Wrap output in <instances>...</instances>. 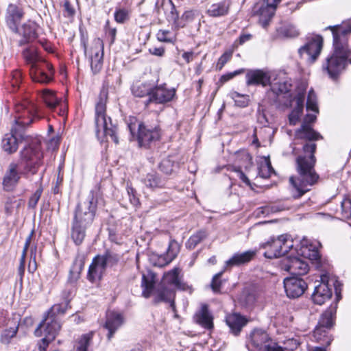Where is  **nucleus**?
Here are the masks:
<instances>
[{
  "label": "nucleus",
  "mask_w": 351,
  "mask_h": 351,
  "mask_svg": "<svg viewBox=\"0 0 351 351\" xmlns=\"http://www.w3.org/2000/svg\"><path fill=\"white\" fill-rule=\"evenodd\" d=\"M333 36V52L326 60L323 68L326 69L332 78H335L346 66L351 64V51L348 48V39L351 34V25L348 23L329 26Z\"/></svg>",
  "instance_id": "1"
},
{
  "label": "nucleus",
  "mask_w": 351,
  "mask_h": 351,
  "mask_svg": "<svg viewBox=\"0 0 351 351\" xmlns=\"http://www.w3.org/2000/svg\"><path fill=\"white\" fill-rule=\"evenodd\" d=\"M316 148L314 143H306L303 146L304 154L296 158L295 169L298 174L295 177L291 176L289 181L295 189L297 197H300L309 191L319 179L315 169L316 158L314 154Z\"/></svg>",
  "instance_id": "2"
},
{
  "label": "nucleus",
  "mask_w": 351,
  "mask_h": 351,
  "mask_svg": "<svg viewBox=\"0 0 351 351\" xmlns=\"http://www.w3.org/2000/svg\"><path fill=\"white\" fill-rule=\"evenodd\" d=\"M106 99L100 97L95 106V132L98 138L110 136L116 144L119 143L118 137L116 135L117 128L112 125L111 119L106 117Z\"/></svg>",
  "instance_id": "3"
},
{
  "label": "nucleus",
  "mask_w": 351,
  "mask_h": 351,
  "mask_svg": "<svg viewBox=\"0 0 351 351\" xmlns=\"http://www.w3.org/2000/svg\"><path fill=\"white\" fill-rule=\"evenodd\" d=\"M97 205V200L94 196V192L91 191L87 197L77 204L73 221L90 226L94 220Z\"/></svg>",
  "instance_id": "4"
},
{
  "label": "nucleus",
  "mask_w": 351,
  "mask_h": 351,
  "mask_svg": "<svg viewBox=\"0 0 351 351\" xmlns=\"http://www.w3.org/2000/svg\"><path fill=\"white\" fill-rule=\"evenodd\" d=\"M61 328V324L58 318L46 315L42 322L38 325L34 331L36 337H40L44 330L45 337L42 339V345H40V350H45L49 343L53 341Z\"/></svg>",
  "instance_id": "5"
},
{
  "label": "nucleus",
  "mask_w": 351,
  "mask_h": 351,
  "mask_svg": "<svg viewBox=\"0 0 351 351\" xmlns=\"http://www.w3.org/2000/svg\"><path fill=\"white\" fill-rule=\"evenodd\" d=\"M37 108L36 105L29 101H25L23 104L16 106V116L14 125L21 131H23L25 127L30 125L36 119H38L37 115Z\"/></svg>",
  "instance_id": "6"
},
{
  "label": "nucleus",
  "mask_w": 351,
  "mask_h": 351,
  "mask_svg": "<svg viewBox=\"0 0 351 351\" xmlns=\"http://www.w3.org/2000/svg\"><path fill=\"white\" fill-rule=\"evenodd\" d=\"M84 53L88 57L90 68L93 73H98L102 69L104 60V43L101 39L96 38L93 40L88 48L84 43Z\"/></svg>",
  "instance_id": "7"
},
{
  "label": "nucleus",
  "mask_w": 351,
  "mask_h": 351,
  "mask_svg": "<svg viewBox=\"0 0 351 351\" xmlns=\"http://www.w3.org/2000/svg\"><path fill=\"white\" fill-rule=\"evenodd\" d=\"M42 158L39 145H29L21 152V159L18 162H22L24 169L32 174H35L41 165Z\"/></svg>",
  "instance_id": "8"
},
{
  "label": "nucleus",
  "mask_w": 351,
  "mask_h": 351,
  "mask_svg": "<svg viewBox=\"0 0 351 351\" xmlns=\"http://www.w3.org/2000/svg\"><path fill=\"white\" fill-rule=\"evenodd\" d=\"M323 45V38L315 35L309 38L307 43L298 49L300 56L308 63H313L319 56Z\"/></svg>",
  "instance_id": "9"
},
{
  "label": "nucleus",
  "mask_w": 351,
  "mask_h": 351,
  "mask_svg": "<svg viewBox=\"0 0 351 351\" xmlns=\"http://www.w3.org/2000/svg\"><path fill=\"white\" fill-rule=\"evenodd\" d=\"M29 75L32 80L35 82L40 84L49 83L53 80V66L46 61L34 62L30 66Z\"/></svg>",
  "instance_id": "10"
},
{
  "label": "nucleus",
  "mask_w": 351,
  "mask_h": 351,
  "mask_svg": "<svg viewBox=\"0 0 351 351\" xmlns=\"http://www.w3.org/2000/svg\"><path fill=\"white\" fill-rule=\"evenodd\" d=\"M281 0H263L257 3L254 8V13L259 16V22L266 27L274 16L278 5Z\"/></svg>",
  "instance_id": "11"
},
{
  "label": "nucleus",
  "mask_w": 351,
  "mask_h": 351,
  "mask_svg": "<svg viewBox=\"0 0 351 351\" xmlns=\"http://www.w3.org/2000/svg\"><path fill=\"white\" fill-rule=\"evenodd\" d=\"M22 162H12L9 165L3 179V186L5 191H12L17 185L21 176L27 173Z\"/></svg>",
  "instance_id": "12"
},
{
  "label": "nucleus",
  "mask_w": 351,
  "mask_h": 351,
  "mask_svg": "<svg viewBox=\"0 0 351 351\" xmlns=\"http://www.w3.org/2000/svg\"><path fill=\"white\" fill-rule=\"evenodd\" d=\"M330 282H333V280H330L327 274L321 276V282L315 287L312 294V300L315 304L322 305L330 299L332 296V289L330 287Z\"/></svg>",
  "instance_id": "13"
},
{
  "label": "nucleus",
  "mask_w": 351,
  "mask_h": 351,
  "mask_svg": "<svg viewBox=\"0 0 351 351\" xmlns=\"http://www.w3.org/2000/svg\"><path fill=\"white\" fill-rule=\"evenodd\" d=\"M281 268L292 274L301 276L308 271L307 263L297 256L290 255L282 261Z\"/></svg>",
  "instance_id": "14"
},
{
  "label": "nucleus",
  "mask_w": 351,
  "mask_h": 351,
  "mask_svg": "<svg viewBox=\"0 0 351 351\" xmlns=\"http://www.w3.org/2000/svg\"><path fill=\"white\" fill-rule=\"evenodd\" d=\"M156 12L158 14H164L169 22H172L176 28L184 27L185 24H181L178 21V14L171 0H162L160 3H156Z\"/></svg>",
  "instance_id": "15"
},
{
  "label": "nucleus",
  "mask_w": 351,
  "mask_h": 351,
  "mask_svg": "<svg viewBox=\"0 0 351 351\" xmlns=\"http://www.w3.org/2000/svg\"><path fill=\"white\" fill-rule=\"evenodd\" d=\"M316 120V115L307 114L298 130L295 132V138L298 139H306L309 141H316L322 138V136L315 131L311 124Z\"/></svg>",
  "instance_id": "16"
},
{
  "label": "nucleus",
  "mask_w": 351,
  "mask_h": 351,
  "mask_svg": "<svg viewBox=\"0 0 351 351\" xmlns=\"http://www.w3.org/2000/svg\"><path fill=\"white\" fill-rule=\"evenodd\" d=\"M271 341L267 332L261 329L254 330L250 337V342L247 344L250 351H265L267 346Z\"/></svg>",
  "instance_id": "17"
},
{
  "label": "nucleus",
  "mask_w": 351,
  "mask_h": 351,
  "mask_svg": "<svg viewBox=\"0 0 351 351\" xmlns=\"http://www.w3.org/2000/svg\"><path fill=\"white\" fill-rule=\"evenodd\" d=\"M284 287L289 298H295L304 293L307 284L303 279L293 276L284 280Z\"/></svg>",
  "instance_id": "18"
},
{
  "label": "nucleus",
  "mask_w": 351,
  "mask_h": 351,
  "mask_svg": "<svg viewBox=\"0 0 351 351\" xmlns=\"http://www.w3.org/2000/svg\"><path fill=\"white\" fill-rule=\"evenodd\" d=\"M23 8L17 4L10 3L5 10V20L8 27L12 30H17V27L20 24L24 16Z\"/></svg>",
  "instance_id": "19"
},
{
  "label": "nucleus",
  "mask_w": 351,
  "mask_h": 351,
  "mask_svg": "<svg viewBox=\"0 0 351 351\" xmlns=\"http://www.w3.org/2000/svg\"><path fill=\"white\" fill-rule=\"evenodd\" d=\"M138 140L141 146L148 147L160 139V132L158 128H147L143 123L138 125Z\"/></svg>",
  "instance_id": "20"
},
{
  "label": "nucleus",
  "mask_w": 351,
  "mask_h": 351,
  "mask_svg": "<svg viewBox=\"0 0 351 351\" xmlns=\"http://www.w3.org/2000/svg\"><path fill=\"white\" fill-rule=\"evenodd\" d=\"M246 84L247 86L269 85L273 74L263 70H250L246 73Z\"/></svg>",
  "instance_id": "21"
},
{
  "label": "nucleus",
  "mask_w": 351,
  "mask_h": 351,
  "mask_svg": "<svg viewBox=\"0 0 351 351\" xmlns=\"http://www.w3.org/2000/svg\"><path fill=\"white\" fill-rule=\"evenodd\" d=\"M230 0L215 1L210 0L207 3L206 13L210 17L217 18L226 16L229 13Z\"/></svg>",
  "instance_id": "22"
},
{
  "label": "nucleus",
  "mask_w": 351,
  "mask_h": 351,
  "mask_svg": "<svg viewBox=\"0 0 351 351\" xmlns=\"http://www.w3.org/2000/svg\"><path fill=\"white\" fill-rule=\"evenodd\" d=\"M22 131L13 126L10 133L5 134L2 139V148L8 154L15 152L19 147V138L23 137Z\"/></svg>",
  "instance_id": "23"
},
{
  "label": "nucleus",
  "mask_w": 351,
  "mask_h": 351,
  "mask_svg": "<svg viewBox=\"0 0 351 351\" xmlns=\"http://www.w3.org/2000/svg\"><path fill=\"white\" fill-rule=\"evenodd\" d=\"M176 95V89L167 88L161 85L153 87L152 95L149 97V102L154 101L157 104H165L171 101Z\"/></svg>",
  "instance_id": "24"
},
{
  "label": "nucleus",
  "mask_w": 351,
  "mask_h": 351,
  "mask_svg": "<svg viewBox=\"0 0 351 351\" xmlns=\"http://www.w3.org/2000/svg\"><path fill=\"white\" fill-rule=\"evenodd\" d=\"M124 318L121 313L110 311L107 313L104 327L108 330L107 337L110 340L116 331L122 326Z\"/></svg>",
  "instance_id": "25"
},
{
  "label": "nucleus",
  "mask_w": 351,
  "mask_h": 351,
  "mask_svg": "<svg viewBox=\"0 0 351 351\" xmlns=\"http://www.w3.org/2000/svg\"><path fill=\"white\" fill-rule=\"evenodd\" d=\"M295 250L297 254L304 258L314 261L319 258L317 245L306 239L301 241L300 248Z\"/></svg>",
  "instance_id": "26"
},
{
  "label": "nucleus",
  "mask_w": 351,
  "mask_h": 351,
  "mask_svg": "<svg viewBox=\"0 0 351 351\" xmlns=\"http://www.w3.org/2000/svg\"><path fill=\"white\" fill-rule=\"evenodd\" d=\"M21 37L19 40V45L22 46L32 42L36 37L35 24L33 23H24L21 27H17V30H12Z\"/></svg>",
  "instance_id": "27"
},
{
  "label": "nucleus",
  "mask_w": 351,
  "mask_h": 351,
  "mask_svg": "<svg viewBox=\"0 0 351 351\" xmlns=\"http://www.w3.org/2000/svg\"><path fill=\"white\" fill-rule=\"evenodd\" d=\"M261 293V290L258 287H246L241 292L239 300L243 305L252 306L258 301Z\"/></svg>",
  "instance_id": "28"
},
{
  "label": "nucleus",
  "mask_w": 351,
  "mask_h": 351,
  "mask_svg": "<svg viewBox=\"0 0 351 351\" xmlns=\"http://www.w3.org/2000/svg\"><path fill=\"white\" fill-rule=\"evenodd\" d=\"M302 86V92H298L295 98L296 106L289 116V123L292 125H295L298 122L304 108L306 86L303 84Z\"/></svg>",
  "instance_id": "29"
},
{
  "label": "nucleus",
  "mask_w": 351,
  "mask_h": 351,
  "mask_svg": "<svg viewBox=\"0 0 351 351\" xmlns=\"http://www.w3.org/2000/svg\"><path fill=\"white\" fill-rule=\"evenodd\" d=\"M213 316L206 304H202L200 309L194 315L195 322L208 330L213 327Z\"/></svg>",
  "instance_id": "30"
},
{
  "label": "nucleus",
  "mask_w": 351,
  "mask_h": 351,
  "mask_svg": "<svg viewBox=\"0 0 351 351\" xmlns=\"http://www.w3.org/2000/svg\"><path fill=\"white\" fill-rule=\"evenodd\" d=\"M269 85L271 90L277 95L288 93L292 86L291 80L284 75H278V77L271 78Z\"/></svg>",
  "instance_id": "31"
},
{
  "label": "nucleus",
  "mask_w": 351,
  "mask_h": 351,
  "mask_svg": "<svg viewBox=\"0 0 351 351\" xmlns=\"http://www.w3.org/2000/svg\"><path fill=\"white\" fill-rule=\"evenodd\" d=\"M256 254V252L255 250H247L242 253H236L226 262V267L246 264L254 258Z\"/></svg>",
  "instance_id": "32"
},
{
  "label": "nucleus",
  "mask_w": 351,
  "mask_h": 351,
  "mask_svg": "<svg viewBox=\"0 0 351 351\" xmlns=\"http://www.w3.org/2000/svg\"><path fill=\"white\" fill-rule=\"evenodd\" d=\"M280 241L277 238H271L267 242L261 245V247L265 249L264 256L267 258H274L282 256Z\"/></svg>",
  "instance_id": "33"
},
{
  "label": "nucleus",
  "mask_w": 351,
  "mask_h": 351,
  "mask_svg": "<svg viewBox=\"0 0 351 351\" xmlns=\"http://www.w3.org/2000/svg\"><path fill=\"white\" fill-rule=\"evenodd\" d=\"M227 325L234 335H238L242 328L246 324V319L238 313L228 315L226 318Z\"/></svg>",
  "instance_id": "34"
},
{
  "label": "nucleus",
  "mask_w": 351,
  "mask_h": 351,
  "mask_svg": "<svg viewBox=\"0 0 351 351\" xmlns=\"http://www.w3.org/2000/svg\"><path fill=\"white\" fill-rule=\"evenodd\" d=\"M106 267L104 263L98 258V256H95L91 265L89 267L88 277L90 280H95V279H100L104 273Z\"/></svg>",
  "instance_id": "35"
},
{
  "label": "nucleus",
  "mask_w": 351,
  "mask_h": 351,
  "mask_svg": "<svg viewBox=\"0 0 351 351\" xmlns=\"http://www.w3.org/2000/svg\"><path fill=\"white\" fill-rule=\"evenodd\" d=\"M143 184L149 189L154 190L164 187L165 182L156 173H149L143 179Z\"/></svg>",
  "instance_id": "36"
},
{
  "label": "nucleus",
  "mask_w": 351,
  "mask_h": 351,
  "mask_svg": "<svg viewBox=\"0 0 351 351\" xmlns=\"http://www.w3.org/2000/svg\"><path fill=\"white\" fill-rule=\"evenodd\" d=\"M87 227V226L72 221L71 235V239L76 245H79L82 243L86 236V229Z\"/></svg>",
  "instance_id": "37"
},
{
  "label": "nucleus",
  "mask_w": 351,
  "mask_h": 351,
  "mask_svg": "<svg viewBox=\"0 0 351 351\" xmlns=\"http://www.w3.org/2000/svg\"><path fill=\"white\" fill-rule=\"evenodd\" d=\"M174 297L175 294L173 291L162 287L161 289H157L156 292V296L154 298V302H169L171 306L174 308Z\"/></svg>",
  "instance_id": "38"
},
{
  "label": "nucleus",
  "mask_w": 351,
  "mask_h": 351,
  "mask_svg": "<svg viewBox=\"0 0 351 351\" xmlns=\"http://www.w3.org/2000/svg\"><path fill=\"white\" fill-rule=\"evenodd\" d=\"M155 284V275L152 272H148L146 274H143L141 286L143 287V295L148 298L150 297L153 291L154 286Z\"/></svg>",
  "instance_id": "39"
},
{
  "label": "nucleus",
  "mask_w": 351,
  "mask_h": 351,
  "mask_svg": "<svg viewBox=\"0 0 351 351\" xmlns=\"http://www.w3.org/2000/svg\"><path fill=\"white\" fill-rule=\"evenodd\" d=\"M97 256L106 267L108 266L112 267L117 265L122 258L120 254L112 250H107L104 254L97 255Z\"/></svg>",
  "instance_id": "40"
},
{
  "label": "nucleus",
  "mask_w": 351,
  "mask_h": 351,
  "mask_svg": "<svg viewBox=\"0 0 351 351\" xmlns=\"http://www.w3.org/2000/svg\"><path fill=\"white\" fill-rule=\"evenodd\" d=\"M180 252V245L175 240H171L169 242L168 249L167 250V257H162L163 259L162 263H159V266H165L169 264L178 254Z\"/></svg>",
  "instance_id": "41"
},
{
  "label": "nucleus",
  "mask_w": 351,
  "mask_h": 351,
  "mask_svg": "<svg viewBox=\"0 0 351 351\" xmlns=\"http://www.w3.org/2000/svg\"><path fill=\"white\" fill-rule=\"evenodd\" d=\"M153 90V86L149 83H139L137 82L133 84L132 87V94L137 97H143L145 96L152 95Z\"/></svg>",
  "instance_id": "42"
},
{
  "label": "nucleus",
  "mask_w": 351,
  "mask_h": 351,
  "mask_svg": "<svg viewBox=\"0 0 351 351\" xmlns=\"http://www.w3.org/2000/svg\"><path fill=\"white\" fill-rule=\"evenodd\" d=\"M337 303L334 306H330L328 308L322 315L318 324L326 328V329L330 328L334 321V317L336 313Z\"/></svg>",
  "instance_id": "43"
},
{
  "label": "nucleus",
  "mask_w": 351,
  "mask_h": 351,
  "mask_svg": "<svg viewBox=\"0 0 351 351\" xmlns=\"http://www.w3.org/2000/svg\"><path fill=\"white\" fill-rule=\"evenodd\" d=\"M42 97L47 106L51 109L55 108L60 101V99L56 97L55 93L49 89L43 90Z\"/></svg>",
  "instance_id": "44"
},
{
  "label": "nucleus",
  "mask_w": 351,
  "mask_h": 351,
  "mask_svg": "<svg viewBox=\"0 0 351 351\" xmlns=\"http://www.w3.org/2000/svg\"><path fill=\"white\" fill-rule=\"evenodd\" d=\"M206 230H201L191 235L186 243V247L190 250L195 248L197 244L206 238Z\"/></svg>",
  "instance_id": "45"
},
{
  "label": "nucleus",
  "mask_w": 351,
  "mask_h": 351,
  "mask_svg": "<svg viewBox=\"0 0 351 351\" xmlns=\"http://www.w3.org/2000/svg\"><path fill=\"white\" fill-rule=\"evenodd\" d=\"M277 32L279 36L285 38H294L299 35L298 30L291 24H284L278 27Z\"/></svg>",
  "instance_id": "46"
},
{
  "label": "nucleus",
  "mask_w": 351,
  "mask_h": 351,
  "mask_svg": "<svg viewBox=\"0 0 351 351\" xmlns=\"http://www.w3.org/2000/svg\"><path fill=\"white\" fill-rule=\"evenodd\" d=\"M93 337V332L82 335L76 343V351H89L88 348L91 343Z\"/></svg>",
  "instance_id": "47"
},
{
  "label": "nucleus",
  "mask_w": 351,
  "mask_h": 351,
  "mask_svg": "<svg viewBox=\"0 0 351 351\" xmlns=\"http://www.w3.org/2000/svg\"><path fill=\"white\" fill-rule=\"evenodd\" d=\"M180 269L175 267L167 273L165 274L163 276V282L173 285L177 287H180L179 280Z\"/></svg>",
  "instance_id": "48"
},
{
  "label": "nucleus",
  "mask_w": 351,
  "mask_h": 351,
  "mask_svg": "<svg viewBox=\"0 0 351 351\" xmlns=\"http://www.w3.org/2000/svg\"><path fill=\"white\" fill-rule=\"evenodd\" d=\"M278 241H280L282 243L281 250L282 256H285L287 254L293 247V240L291 237L287 234H282L277 237Z\"/></svg>",
  "instance_id": "49"
},
{
  "label": "nucleus",
  "mask_w": 351,
  "mask_h": 351,
  "mask_svg": "<svg viewBox=\"0 0 351 351\" xmlns=\"http://www.w3.org/2000/svg\"><path fill=\"white\" fill-rule=\"evenodd\" d=\"M69 301H65L64 302L54 304L47 313V315L56 317L58 318V316L60 315H63L65 313L69 306Z\"/></svg>",
  "instance_id": "50"
},
{
  "label": "nucleus",
  "mask_w": 351,
  "mask_h": 351,
  "mask_svg": "<svg viewBox=\"0 0 351 351\" xmlns=\"http://www.w3.org/2000/svg\"><path fill=\"white\" fill-rule=\"evenodd\" d=\"M230 97L234 100L235 105L239 107L244 108L249 104L250 97L248 95H243L234 91L230 93Z\"/></svg>",
  "instance_id": "51"
},
{
  "label": "nucleus",
  "mask_w": 351,
  "mask_h": 351,
  "mask_svg": "<svg viewBox=\"0 0 351 351\" xmlns=\"http://www.w3.org/2000/svg\"><path fill=\"white\" fill-rule=\"evenodd\" d=\"M156 36L158 40L160 42L174 43L176 40V35L173 34L169 30L160 29Z\"/></svg>",
  "instance_id": "52"
},
{
  "label": "nucleus",
  "mask_w": 351,
  "mask_h": 351,
  "mask_svg": "<svg viewBox=\"0 0 351 351\" xmlns=\"http://www.w3.org/2000/svg\"><path fill=\"white\" fill-rule=\"evenodd\" d=\"M307 110H311L315 113L319 112V109L317 104V96L313 89L308 91L307 101H306Z\"/></svg>",
  "instance_id": "53"
},
{
  "label": "nucleus",
  "mask_w": 351,
  "mask_h": 351,
  "mask_svg": "<svg viewBox=\"0 0 351 351\" xmlns=\"http://www.w3.org/2000/svg\"><path fill=\"white\" fill-rule=\"evenodd\" d=\"M273 172L274 169L269 160H265L258 168V175L263 178L270 177Z\"/></svg>",
  "instance_id": "54"
},
{
  "label": "nucleus",
  "mask_w": 351,
  "mask_h": 351,
  "mask_svg": "<svg viewBox=\"0 0 351 351\" xmlns=\"http://www.w3.org/2000/svg\"><path fill=\"white\" fill-rule=\"evenodd\" d=\"M18 331V326L5 330L1 336V342L4 344L10 343L12 338L15 337Z\"/></svg>",
  "instance_id": "55"
},
{
  "label": "nucleus",
  "mask_w": 351,
  "mask_h": 351,
  "mask_svg": "<svg viewBox=\"0 0 351 351\" xmlns=\"http://www.w3.org/2000/svg\"><path fill=\"white\" fill-rule=\"evenodd\" d=\"M114 15V20L119 23H124L129 19V11L125 8L117 9Z\"/></svg>",
  "instance_id": "56"
},
{
  "label": "nucleus",
  "mask_w": 351,
  "mask_h": 351,
  "mask_svg": "<svg viewBox=\"0 0 351 351\" xmlns=\"http://www.w3.org/2000/svg\"><path fill=\"white\" fill-rule=\"evenodd\" d=\"M327 335V329L319 324L317 326L313 331V337L319 342H324Z\"/></svg>",
  "instance_id": "57"
},
{
  "label": "nucleus",
  "mask_w": 351,
  "mask_h": 351,
  "mask_svg": "<svg viewBox=\"0 0 351 351\" xmlns=\"http://www.w3.org/2000/svg\"><path fill=\"white\" fill-rule=\"evenodd\" d=\"M232 51L228 50L225 51L219 58L216 67L218 70H221L224 65L230 60L232 56Z\"/></svg>",
  "instance_id": "58"
},
{
  "label": "nucleus",
  "mask_w": 351,
  "mask_h": 351,
  "mask_svg": "<svg viewBox=\"0 0 351 351\" xmlns=\"http://www.w3.org/2000/svg\"><path fill=\"white\" fill-rule=\"evenodd\" d=\"M174 163L169 158H165L160 164V169L166 174H171L173 171Z\"/></svg>",
  "instance_id": "59"
},
{
  "label": "nucleus",
  "mask_w": 351,
  "mask_h": 351,
  "mask_svg": "<svg viewBox=\"0 0 351 351\" xmlns=\"http://www.w3.org/2000/svg\"><path fill=\"white\" fill-rule=\"evenodd\" d=\"M83 265L80 263L77 265V261L73 263L70 270V280L71 281H76L80 278V271H82Z\"/></svg>",
  "instance_id": "60"
},
{
  "label": "nucleus",
  "mask_w": 351,
  "mask_h": 351,
  "mask_svg": "<svg viewBox=\"0 0 351 351\" xmlns=\"http://www.w3.org/2000/svg\"><path fill=\"white\" fill-rule=\"evenodd\" d=\"M228 169L231 171L235 172L237 173V177L242 180L246 185L250 186L251 183L248 178L245 176V174L241 170L240 167H230Z\"/></svg>",
  "instance_id": "61"
},
{
  "label": "nucleus",
  "mask_w": 351,
  "mask_h": 351,
  "mask_svg": "<svg viewBox=\"0 0 351 351\" xmlns=\"http://www.w3.org/2000/svg\"><path fill=\"white\" fill-rule=\"evenodd\" d=\"M341 210L344 217H351V200L350 199H345L341 202Z\"/></svg>",
  "instance_id": "62"
},
{
  "label": "nucleus",
  "mask_w": 351,
  "mask_h": 351,
  "mask_svg": "<svg viewBox=\"0 0 351 351\" xmlns=\"http://www.w3.org/2000/svg\"><path fill=\"white\" fill-rule=\"evenodd\" d=\"M127 193L129 196V199L131 204H133L134 206L138 205L139 199L136 197V190L129 184L127 185Z\"/></svg>",
  "instance_id": "63"
},
{
  "label": "nucleus",
  "mask_w": 351,
  "mask_h": 351,
  "mask_svg": "<svg viewBox=\"0 0 351 351\" xmlns=\"http://www.w3.org/2000/svg\"><path fill=\"white\" fill-rule=\"evenodd\" d=\"M43 190L41 189H37L35 193L31 196L29 199L28 206L29 208H34L40 198Z\"/></svg>",
  "instance_id": "64"
}]
</instances>
